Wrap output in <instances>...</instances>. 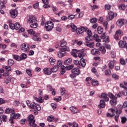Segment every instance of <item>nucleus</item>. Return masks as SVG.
<instances>
[{
    "label": "nucleus",
    "mask_w": 127,
    "mask_h": 127,
    "mask_svg": "<svg viewBox=\"0 0 127 127\" xmlns=\"http://www.w3.org/2000/svg\"><path fill=\"white\" fill-rule=\"evenodd\" d=\"M70 27L71 28V31H72V32H75V31L77 32V30H78V29L77 28V26H76L75 24L73 23L71 24L70 25Z\"/></svg>",
    "instance_id": "27"
},
{
    "label": "nucleus",
    "mask_w": 127,
    "mask_h": 127,
    "mask_svg": "<svg viewBox=\"0 0 127 127\" xmlns=\"http://www.w3.org/2000/svg\"><path fill=\"white\" fill-rule=\"evenodd\" d=\"M91 71L92 73H94L97 77H99V74H98V71H97V69H96V67H93L91 69Z\"/></svg>",
    "instance_id": "38"
},
{
    "label": "nucleus",
    "mask_w": 127,
    "mask_h": 127,
    "mask_svg": "<svg viewBox=\"0 0 127 127\" xmlns=\"http://www.w3.org/2000/svg\"><path fill=\"white\" fill-rule=\"evenodd\" d=\"M85 42V45L88 47H90V48H94V42L89 43L88 41H87Z\"/></svg>",
    "instance_id": "24"
},
{
    "label": "nucleus",
    "mask_w": 127,
    "mask_h": 127,
    "mask_svg": "<svg viewBox=\"0 0 127 127\" xmlns=\"http://www.w3.org/2000/svg\"><path fill=\"white\" fill-rule=\"evenodd\" d=\"M8 64L9 66H12V65L14 64V61H13L12 59H9L8 61Z\"/></svg>",
    "instance_id": "43"
},
{
    "label": "nucleus",
    "mask_w": 127,
    "mask_h": 127,
    "mask_svg": "<svg viewBox=\"0 0 127 127\" xmlns=\"http://www.w3.org/2000/svg\"><path fill=\"white\" fill-rule=\"evenodd\" d=\"M21 49L23 51H25V52H26V51H28L29 50V45L27 44L23 43L22 45H21Z\"/></svg>",
    "instance_id": "7"
},
{
    "label": "nucleus",
    "mask_w": 127,
    "mask_h": 127,
    "mask_svg": "<svg viewBox=\"0 0 127 127\" xmlns=\"http://www.w3.org/2000/svg\"><path fill=\"white\" fill-rule=\"evenodd\" d=\"M12 57L13 59H15V60H16V61H20V57L19 56L16 55H12Z\"/></svg>",
    "instance_id": "37"
},
{
    "label": "nucleus",
    "mask_w": 127,
    "mask_h": 127,
    "mask_svg": "<svg viewBox=\"0 0 127 127\" xmlns=\"http://www.w3.org/2000/svg\"><path fill=\"white\" fill-rule=\"evenodd\" d=\"M49 61L51 65H54V64H55V62H56V60H55V59L51 57L49 59Z\"/></svg>",
    "instance_id": "35"
},
{
    "label": "nucleus",
    "mask_w": 127,
    "mask_h": 127,
    "mask_svg": "<svg viewBox=\"0 0 127 127\" xmlns=\"http://www.w3.org/2000/svg\"><path fill=\"white\" fill-rule=\"evenodd\" d=\"M103 42H105V43H109L110 42V40L109 39L108 37H106L103 39Z\"/></svg>",
    "instance_id": "55"
},
{
    "label": "nucleus",
    "mask_w": 127,
    "mask_h": 127,
    "mask_svg": "<svg viewBox=\"0 0 127 127\" xmlns=\"http://www.w3.org/2000/svg\"><path fill=\"white\" fill-rule=\"evenodd\" d=\"M106 19L108 20V21L112 20V11L108 12V14L106 16Z\"/></svg>",
    "instance_id": "33"
},
{
    "label": "nucleus",
    "mask_w": 127,
    "mask_h": 127,
    "mask_svg": "<svg viewBox=\"0 0 127 127\" xmlns=\"http://www.w3.org/2000/svg\"><path fill=\"white\" fill-rule=\"evenodd\" d=\"M123 95L126 96V94H125L123 91H120L118 94H116V96L112 94V106H116L117 104H118V101L117 100L118 98H121V97L123 96Z\"/></svg>",
    "instance_id": "1"
},
{
    "label": "nucleus",
    "mask_w": 127,
    "mask_h": 127,
    "mask_svg": "<svg viewBox=\"0 0 127 127\" xmlns=\"http://www.w3.org/2000/svg\"><path fill=\"white\" fill-rule=\"evenodd\" d=\"M27 119V121L29 122V126L32 125H36L35 123V119H34V116L32 114L29 115Z\"/></svg>",
    "instance_id": "3"
},
{
    "label": "nucleus",
    "mask_w": 127,
    "mask_h": 127,
    "mask_svg": "<svg viewBox=\"0 0 127 127\" xmlns=\"http://www.w3.org/2000/svg\"><path fill=\"white\" fill-rule=\"evenodd\" d=\"M91 23H96L97 22V18H93L90 20Z\"/></svg>",
    "instance_id": "54"
},
{
    "label": "nucleus",
    "mask_w": 127,
    "mask_h": 127,
    "mask_svg": "<svg viewBox=\"0 0 127 127\" xmlns=\"http://www.w3.org/2000/svg\"><path fill=\"white\" fill-rule=\"evenodd\" d=\"M98 34H102L104 32V29L101 26H98L97 29Z\"/></svg>",
    "instance_id": "28"
},
{
    "label": "nucleus",
    "mask_w": 127,
    "mask_h": 127,
    "mask_svg": "<svg viewBox=\"0 0 127 127\" xmlns=\"http://www.w3.org/2000/svg\"><path fill=\"white\" fill-rule=\"evenodd\" d=\"M112 77L113 79H115V80H119V79H120V76L116 73L112 74Z\"/></svg>",
    "instance_id": "41"
},
{
    "label": "nucleus",
    "mask_w": 127,
    "mask_h": 127,
    "mask_svg": "<svg viewBox=\"0 0 127 127\" xmlns=\"http://www.w3.org/2000/svg\"><path fill=\"white\" fill-rule=\"evenodd\" d=\"M73 63L74 64H75V65H76L77 66H81V64H80V62L78 60H74L73 61Z\"/></svg>",
    "instance_id": "51"
},
{
    "label": "nucleus",
    "mask_w": 127,
    "mask_h": 127,
    "mask_svg": "<svg viewBox=\"0 0 127 127\" xmlns=\"http://www.w3.org/2000/svg\"><path fill=\"white\" fill-rule=\"evenodd\" d=\"M99 50L100 51H101V52L102 54H106V49H105V47H104L103 46H101L99 48Z\"/></svg>",
    "instance_id": "34"
},
{
    "label": "nucleus",
    "mask_w": 127,
    "mask_h": 127,
    "mask_svg": "<svg viewBox=\"0 0 127 127\" xmlns=\"http://www.w3.org/2000/svg\"><path fill=\"white\" fill-rule=\"evenodd\" d=\"M126 42L125 41H120L118 43V45L120 48H125Z\"/></svg>",
    "instance_id": "17"
},
{
    "label": "nucleus",
    "mask_w": 127,
    "mask_h": 127,
    "mask_svg": "<svg viewBox=\"0 0 127 127\" xmlns=\"http://www.w3.org/2000/svg\"><path fill=\"white\" fill-rule=\"evenodd\" d=\"M5 113V114H11V115H12L15 113L14 109H11L9 108H6Z\"/></svg>",
    "instance_id": "18"
},
{
    "label": "nucleus",
    "mask_w": 127,
    "mask_h": 127,
    "mask_svg": "<svg viewBox=\"0 0 127 127\" xmlns=\"http://www.w3.org/2000/svg\"><path fill=\"white\" fill-rule=\"evenodd\" d=\"M27 58V55L25 53H22L20 56V61L25 60Z\"/></svg>",
    "instance_id": "25"
},
{
    "label": "nucleus",
    "mask_w": 127,
    "mask_h": 127,
    "mask_svg": "<svg viewBox=\"0 0 127 127\" xmlns=\"http://www.w3.org/2000/svg\"><path fill=\"white\" fill-rule=\"evenodd\" d=\"M26 119H23L22 120H21V125H25V123H26Z\"/></svg>",
    "instance_id": "62"
},
{
    "label": "nucleus",
    "mask_w": 127,
    "mask_h": 127,
    "mask_svg": "<svg viewBox=\"0 0 127 127\" xmlns=\"http://www.w3.org/2000/svg\"><path fill=\"white\" fill-rule=\"evenodd\" d=\"M120 63L122 65H126V61L124 59H121L120 60Z\"/></svg>",
    "instance_id": "63"
},
{
    "label": "nucleus",
    "mask_w": 127,
    "mask_h": 127,
    "mask_svg": "<svg viewBox=\"0 0 127 127\" xmlns=\"http://www.w3.org/2000/svg\"><path fill=\"white\" fill-rule=\"evenodd\" d=\"M85 32H86L87 35H88V36L85 38V40L87 41H91V40H92V31L88 28H86Z\"/></svg>",
    "instance_id": "5"
},
{
    "label": "nucleus",
    "mask_w": 127,
    "mask_h": 127,
    "mask_svg": "<svg viewBox=\"0 0 127 127\" xmlns=\"http://www.w3.org/2000/svg\"><path fill=\"white\" fill-rule=\"evenodd\" d=\"M91 54H92V55H100V51L98 49H92L91 51Z\"/></svg>",
    "instance_id": "14"
},
{
    "label": "nucleus",
    "mask_w": 127,
    "mask_h": 127,
    "mask_svg": "<svg viewBox=\"0 0 127 127\" xmlns=\"http://www.w3.org/2000/svg\"><path fill=\"white\" fill-rule=\"evenodd\" d=\"M119 35H123V31H122V30H118L116 31V34L114 36V38L116 40H120Z\"/></svg>",
    "instance_id": "8"
},
{
    "label": "nucleus",
    "mask_w": 127,
    "mask_h": 127,
    "mask_svg": "<svg viewBox=\"0 0 127 127\" xmlns=\"http://www.w3.org/2000/svg\"><path fill=\"white\" fill-rule=\"evenodd\" d=\"M33 40H34L35 41H40V38L39 37H38L36 35H34L33 37Z\"/></svg>",
    "instance_id": "46"
},
{
    "label": "nucleus",
    "mask_w": 127,
    "mask_h": 127,
    "mask_svg": "<svg viewBox=\"0 0 127 127\" xmlns=\"http://www.w3.org/2000/svg\"><path fill=\"white\" fill-rule=\"evenodd\" d=\"M105 75H106V76L111 75V70L110 69H107L105 70Z\"/></svg>",
    "instance_id": "57"
},
{
    "label": "nucleus",
    "mask_w": 127,
    "mask_h": 127,
    "mask_svg": "<svg viewBox=\"0 0 127 127\" xmlns=\"http://www.w3.org/2000/svg\"><path fill=\"white\" fill-rule=\"evenodd\" d=\"M5 6L3 4V2L2 1L0 0V8H4Z\"/></svg>",
    "instance_id": "58"
},
{
    "label": "nucleus",
    "mask_w": 127,
    "mask_h": 127,
    "mask_svg": "<svg viewBox=\"0 0 127 127\" xmlns=\"http://www.w3.org/2000/svg\"><path fill=\"white\" fill-rule=\"evenodd\" d=\"M77 56L79 58H82V59H83V58L85 56V52H84V51H83V50H79Z\"/></svg>",
    "instance_id": "21"
},
{
    "label": "nucleus",
    "mask_w": 127,
    "mask_h": 127,
    "mask_svg": "<svg viewBox=\"0 0 127 127\" xmlns=\"http://www.w3.org/2000/svg\"><path fill=\"white\" fill-rule=\"evenodd\" d=\"M35 108L37 110V111H40L41 110V107L38 104H35Z\"/></svg>",
    "instance_id": "44"
},
{
    "label": "nucleus",
    "mask_w": 127,
    "mask_h": 127,
    "mask_svg": "<svg viewBox=\"0 0 127 127\" xmlns=\"http://www.w3.org/2000/svg\"><path fill=\"white\" fill-rule=\"evenodd\" d=\"M0 119H1L3 122H6L7 120V116L5 115H2L0 116ZM2 121L0 119V125H1V123Z\"/></svg>",
    "instance_id": "19"
},
{
    "label": "nucleus",
    "mask_w": 127,
    "mask_h": 127,
    "mask_svg": "<svg viewBox=\"0 0 127 127\" xmlns=\"http://www.w3.org/2000/svg\"><path fill=\"white\" fill-rule=\"evenodd\" d=\"M92 84L93 86H98L99 85V81L93 80L92 82Z\"/></svg>",
    "instance_id": "50"
},
{
    "label": "nucleus",
    "mask_w": 127,
    "mask_h": 127,
    "mask_svg": "<svg viewBox=\"0 0 127 127\" xmlns=\"http://www.w3.org/2000/svg\"><path fill=\"white\" fill-rule=\"evenodd\" d=\"M9 26L11 29H14V24L10 23L9 24Z\"/></svg>",
    "instance_id": "61"
},
{
    "label": "nucleus",
    "mask_w": 127,
    "mask_h": 127,
    "mask_svg": "<svg viewBox=\"0 0 127 127\" xmlns=\"http://www.w3.org/2000/svg\"><path fill=\"white\" fill-rule=\"evenodd\" d=\"M65 51H64L63 50H61V51H59L58 52V56L60 58H62V57H64L65 55H66V52Z\"/></svg>",
    "instance_id": "13"
},
{
    "label": "nucleus",
    "mask_w": 127,
    "mask_h": 127,
    "mask_svg": "<svg viewBox=\"0 0 127 127\" xmlns=\"http://www.w3.org/2000/svg\"><path fill=\"white\" fill-rule=\"evenodd\" d=\"M19 28H20V24L19 23H15L14 24V29L18 30Z\"/></svg>",
    "instance_id": "40"
},
{
    "label": "nucleus",
    "mask_w": 127,
    "mask_h": 127,
    "mask_svg": "<svg viewBox=\"0 0 127 127\" xmlns=\"http://www.w3.org/2000/svg\"><path fill=\"white\" fill-rule=\"evenodd\" d=\"M127 121V119L126 118V117H121V122L122 124H126Z\"/></svg>",
    "instance_id": "45"
},
{
    "label": "nucleus",
    "mask_w": 127,
    "mask_h": 127,
    "mask_svg": "<svg viewBox=\"0 0 127 127\" xmlns=\"http://www.w3.org/2000/svg\"><path fill=\"white\" fill-rule=\"evenodd\" d=\"M125 23V20L123 19H120L118 20L117 22V25L118 26H123Z\"/></svg>",
    "instance_id": "22"
},
{
    "label": "nucleus",
    "mask_w": 127,
    "mask_h": 127,
    "mask_svg": "<svg viewBox=\"0 0 127 127\" xmlns=\"http://www.w3.org/2000/svg\"><path fill=\"white\" fill-rule=\"evenodd\" d=\"M13 105L16 107H18V106H19V105H20V102H19V101L15 100L13 102Z\"/></svg>",
    "instance_id": "49"
},
{
    "label": "nucleus",
    "mask_w": 127,
    "mask_h": 127,
    "mask_svg": "<svg viewBox=\"0 0 127 127\" xmlns=\"http://www.w3.org/2000/svg\"><path fill=\"white\" fill-rule=\"evenodd\" d=\"M112 7V6L110 4H105L104 6V8L106 10H109L111 9V8Z\"/></svg>",
    "instance_id": "47"
},
{
    "label": "nucleus",
    "mask_w": 127,
    "mask_h": 127,
    "mask_svg": "<svg viewBox=\"0 0 127 127\" xmlns=\"http://www.w3.org/2000/svg\"><path fill=\"white\" fill-rule=\"evenodd\" d=\"M119 7L120 9H122V10H125V9H126V5H125L124 4H122L120 5L119 6Z\"/></svg>",
    "instance_id": "48"
},
{
    "label": "nucleus",
    "mask_w": 127,
    "mask_h": 127,
    "mask_svg": "<svg viewBox=\"0 0 127 127\" xmlns=\"http://www.w3.org/2000/svg\"><path fill=\"white\" fill-rule=\"evenodd\" d=\"M72 63V59L68 58L64 61V65H70Z\"/></svg>",
    "instance_id": "32"
},
{
    "label": "nucleus",
    "mask_w": 127,
    "mask_h": 127,
    "mask_svg": "<svg viewBox=\"0 0 127 127\" xmlns=\"http://www.w3.org/2000/svg\"><path fill=\"white\" fill-rule=\"evenodd\" d=\"M80 66L84 67L86 66V62L84 59H81L80 60Z\"/></svg>",
    "instance_id": "31"
},
{
    "label": "nucleus",
    "mask_w": 127,
    "mask_h": 127,
    "mask_svg": "<svg viewBox=\"0 0 127 127\" xmlns=\"http://www.w3.org/2000/svg\"><path fill=\"white\" fill-rule=\"evenodd\" d=\"M61 50H64V51H70L69 48L67 47V42L65 40L63 39L60 41V45Z\"/></svg>",
    "instance_id": "2"
},
{
    "label": "nucleus",
    "mask_w": 127,
    "mask_h": 127,
    "mask_svg": "<svg viewBox=\"0 0 127 127\" xmlns=\"http://www.w3.org/2000/svg\"><path fill=\"white\" fill-rule=\"evenodd\" d=\"M73 68H74V65L72 64V65H69L68 66H66V70H71V69H73Z\"/></svg>",
    "instance_id": "52"
},
{
    "label": "nucleus",
    "mask_w": 127,
    "mask_h": 127,
    "mask_svg": "<svg viewBox=\"0 0 127 127\" xmlns=\"http://www.w3.org/2000/svg\"><path fill=\"white\" fill-rule=\"evenodd\" d=\"M105 103L104 100L102 99L100 100V104L98 105L99 108L101 109V108H105Z\"/></svg>",
    "instance_id": "29"
},
{
    "label": "nucleus",
    "mask_w": 127,
    "mask_h": 127,
    "mask_svg": "<svg viewBox=\"0 0 127 127\" xmlns=\"http://www.w3.org/2000/svg\"><path fill=\"white\" fill-rule=\"evenodd\" d=\"M61 92L62 96H64V95H65V93L66 92V90H65V88H62L61 89Z\"/></svg>",
    "instance_id": "53"
},
{
    "label": "nucleus",
    "mask_w": 127,
    "mask_h": 127,
    "mask_svg": "<svg viewBox=\"0 0 127 127\" xmlns=\"http://www.w3.org/2000/svg\"><path fill=\"white\" fill-rule=\"evenodd\" d=\"M26 73L28 75L29 77H32V70L31 69L28 68L26 70Z\"/></svg>",
    "instance_id": "39"
},
{
    "label": "nucleus",
    "mask_w": 127,
    "mask_h": 127,
    "mask_svg": "<svg viewBox=\"0 0 127 127\" xmlns=\"http://www.w3.org/2000/svg\"><path fill=\"white\" fill-rule=\"evenodd\" d=\"M87 29V27H81L80 28H78L76 31V33L77 34H81V33H83V32H86V29Z\"/></svg>",
    "instance_id": "11"
},
{
    "label": "nucleus",
    "mask_w": 127,
    "mask_h": 127,
    "mask_svg": "<svg viewBox=\"0 0 127 127\" xmlns=\"http://www.w3.org/2000/svg\"><path fill=\"white\" fill-rule=\"evenodd\" d=\"M78 53H79V50L77 51L76 49L72 50V51L70 52V54L72 55V56H73V57H75L76 58L78 57Z\"/></svg>",
    "instance_id": "15"
},
{
    "label": "nucleus",
    "mask_w": 127,
    "mask_h": 127,
    "mask_svg": "<svg viewBox=\"0 0 127 127\" xmlns=\"http://www.w3.org/2000/svg\"><path fill=\"white\" fill-rule=\"evenodd\" d=\"M43 72L45 75H51V74H52V72L51 71V68L50 67L44 68L43 69Z\"/></svg>",
    "instance_id": "10"
},
{
    "label": "nucleus",
    "mask_w": 127,
    "mask_h": 127,
    "mask_svg": "<svg viewBox=\"0 0 127 127\" xmlns=\"http://www.w3.org/2000/svg\"><path fill=\"white\" fill-rule=\"evenodd\" d=\"M36 20V19H35V18L31 15H30L29 16V18H28V22H29V23L31 24L33 22H34V21H35Z\"/></svg>",
    "instance_id": "20"
},
{
    "label": "nucleus",
    "mask_w": 127,
    "mask_h": 127,
    "mask_svg": "<svg viewBox=\"0 0 127 127\" xmlns=\"http://www.w3.org/2000/svg\"><path fill=\"white\" fill-rule=\"evenodd\" d=\"M105 47L107 49H108V50H111L112 48L111 45L108 44H105Z\"/></svg>",
    "instance_id": "56"
},
{
    "label": "nucleus",
    "mask_w": 127,
    "mask_h": 127,
    "mask_svg": "<svg viewBox=\"0 0 127 127\" xmlns=\"http://www.w3.org/2000/svg\"><path fill=\"white\" fill-rule=\"evenodd\" d=\"M20 117V114L17 113L15 114V112L11 115V118L12 119H18Z\"/></svg>",
    "instance_id": "26"
},
{
    "label": "nucleus",
    "mask_w": 127,
    "mask_h": 127,
    "mask_svg": "<svg viewBox=\"0 0 127 127\" xmlns=\"http://www.w3.org/2000/svg\"><path fill=\"white\" fill-rule=\"evenodd\" d=\"M53 26H54V24L51 21H47V23L45 24V27L47 31H50V30H52Z\"/></svg>",
    "instance_id": "4"
},
{
    "label": "nucleus",
    "mask_w": 127,
    "mask_h": 127,
    "mask_svg": "<svg viewBox=\"0 0 127 127\" xmlns=\"http://www.w3.org/2000/svg\"><path fill=\"white\" fill-rule=\"evenodd\" d=\"M71 73L74 74L75 75H80L81 71H80V68L78 67H76L71 70Z\"/></svg>",
    "instance_id": "12"
},
{
    "label": "nucleus",
    "mask_w": 127,
    "mask_h": 127,
    "mask_svg": "<svg viewBox=\"0 0 127 127\" xmlns=\"http://www.w3.org/2000/svg\"><path fill=\"white\" fill-rule=\"evenodd\" d=\"M27 32L31 35H34V34H35V31H33L32 29L28 30Z\"/></svg>",
    "instance_id": "42"
},
{
    "label": "nucleus",
    "mask_w": 127,
    "mask_h": 127,
    "mask_svg": "<svg viewBox=\"0 0 127 127\" xmlns=\"http://www.w3.org/2000/svg\"><path fill=\"white\" fill-rule=\"evenodd\" d=\"M59 68V67H58V65H56L53 68H51L52 73H55V72H57V71H58Z\"/></svg>",
    "instance_id": "30"
},
{
    "label": "nucleus",
    "mask_w": 127,
    "mask_h": 127,
    "mask_svg": "<svg viewBox=\"0 0 127 127\" xmlns=\"http://www.w3.org/2000/svg\"><path fill=\"white\" fill-rule=\"evenodd\" d=\"M53 120H54V118L51 116H49L47 119L48 121L50 122V123L52 122Z\"/></svg>",
    "instance_id": "59"
},
{
    "label": "nucleus",
    "mask_w": 127,
    "mask_h": 127,
    "mask_svg": "<svg viewBox=\"0 0 127 127\" xmlns=\"http://www.w3.org/2000/svg\"><path fill=\"white\" fill-rule=\"evenodd\" d=\"M30 26L31 28H37V27H38V24L37 23V21L36 20L35 21L31 23V25H30Z\"/></svg>",
    "instance_id": "23"
},
{
    "label": "nucleus",
    "mask_w": 127,
    "mask_h": 127,
    "mask_svg": "<svg viewBox=\"0 0 127 127\" xmlns=\"http://www.w3.org/2000/svg\"><path fill=\"white\" fill-rule=\"evenodd\" d=\"M2 68H5L6 72H10L11 71V67L9 66L2 65Z\"/></svg>",
    "instance_id": "36"
},
{
    "label": "nucleus",
    "mask_w": 127,
    "mask_h": 127,
    "mask_svg": "<svg viewBox=\"0 0 127 127\" xmlns=\"http://www.w3.org/2000/svg\"><path fill=\"white\" fill-rule=\"evenodd\" d=\"M72 127H79L78 124L76 123V122L72 123Z\"/></svg>",
    "instance_id": "64"
},
{
    "label": "nucleus",
    "mask_w": 127,
    "mask_h": 127,
    "mask_svg": "<svg viewBox=\"0 0 127 127\" xmlns=\"http://www.w3.org/2000/svg\"><path fill=\"white\" fill-rule=\"evenodd\" d=\"M69 109L70 110L72 114H74V115L80 113V111H79L76 107L71 106L69 108Z\"/></svg>",
    "instance_id": "9"
},
{
    "label": "nucleus",
    "mask_w": 127,
    "mask_h": 127,
    "mask_svg": "<svg viewBox=\"0 0 127 127\" xmlns=\"http://www.w3.org/2000/svg\"><path fill=\"white\" fill-rule=\"evenodd\" d=\"M34 100L36 101L38 103H40V104H41L44 102V99H43L42 96H40L38 98L36 97H34Z\"/></svg>",
    "instance_id": "16"
},
{
    "label": "nucleus",
    "mask_w": 127,
    "mask_h": 127,
    "mask_svg": "<svg viewBox=\"0 0 127 127\" xmlns=\"http://www.w3.org/2000/svg\"><path fill=\"white\" fill-rule=\"evenodd\" d=\"M92 10H94V9H97V8H99V6L97 5H93V6H91Z\"/></svg>",
    "instance_id": "60"
},
{
    "label": "nucleus",
    "mask_w": 127,
    "mask_h": 127,
    "mask_svg": "<svg viewBox=\"0 0 127 127\" xmlns=\"http://www.w3.org/2000/svg\"><path fill=\"white\" fill-rule=\"evenodd\" d=\"M18 13V12L17 11V10L16 9H11L10 11V14L12 18H15V17L17 16Z\"/></svg>",
    "instance_id": "6"
}]
</instances>
